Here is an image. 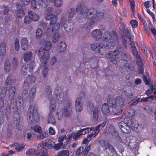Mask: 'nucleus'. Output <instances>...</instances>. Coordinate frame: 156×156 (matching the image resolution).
I'll list each match as a JSON object with an SVG mask.
<instances>
[{"instance_id": "1", "label": "nucleus", "mask_w": 156, "mask_h": 156, "mask_svg": "<svg viewBox=\"0 0 156 156\" xmlns=\"http://www.w3.org/2000/svg\"><path fill=\"white\" fill-rule=\"evenodd\" d=\"M76 12H80L88 19L87 22L84 25L83 28L87 29L92 27L94 24L102 20L104 18V14L101 12H98L93 8L89 9L87 7L81 5H77L76 9Z\"/></svg>"}, {"instance_id": "2", "label": "nucleus", "mask_w": 156, "mask_h": 156, "mask_svg": "<svg viewBox=\"0 0 156 156\" xmlns=\"http://www.w3.org/2000/svg\"><path fill=\"white\" fill-rule=\"evenodd\" d=\"M102 39L103 41L106 42V45L102 46L101 44L98 49V52L101 55L105 53V48L113 47L119 40L117 34L114 31H112L111 33L108 31L105 32Z\"/></svg>"}, {"instance_id": "3", "label": "nucleus", "mask_w": 156, "mask_h": 156, "mask_svg": "<svg viewBox=\"0 0 156 156\" xmlns=\"http://www.w3.org/2000/svg\"><path fill=\"white\" fill-rule=\"evenodd\" d=\"M44 47H41L38 52V55L41 58V61L44 64L47 63L48 60L50 58L49 53L48 51L50 50L51 48L52 43L50 41H44Z\"/></svg>"}, {"instance_id": "4", "label": "nucleus", "mask_w": 156, "mask_h": 156, "mask_svg": "<svg viewBox=\"0 0 156 156\" xmlns=\"http://www.w3.org/2000/svg\"><path fill=\"white\" fill-rule=\"evenodd\" d=\"M28 121L31 125L34 124V122H37L39 119V117L37 108L34 105H30L28 109Z\"/></svg>"}, {"instance_id": "5", "label": "nucleus", "mask_w": 156, "mask_h": 156, "mask_svg": "<svg viewBox=\"0 0 156 156\" xmlns=\"http://www.w3.org/2000/svg\"><path fill=\"white\" fill-rule=\"evenodd\" d=\"M133 125L132 121L128 118H125L122 122L118 123V126L122 131L126 134L130 132V127L132 128L134 127Z\"/></svg>"}, {"instance_id": "6", "label": "nucleus", "mask_w": 156, "mask_h": 156, "mask_svg": "<svg viewBox=\"0 0 156 156\" xmlns=\"http://www.w3.org/2000/svg\"><path fill=\"white\" fill-rule=\"evenodd\" d=\"M124 103V100L121 97H117L115 99L109 98L108 100V105L113 108H120L123 106Z\"/></svg>"}, {"instance_id": "7", "label": "nucleus", "mask_w": 156, "mask_h": 156, "mask_svg": "<svg viewBox=\"0 0 156 156\" xmlns=\"http://www.w3.org/2000/svg\"><path fill=\"white\" fill-rule=\"evenodd\" d=\"M56 104L55 101L52 98L51 100L49 108L50 112L48 115V123L54 125L55 123V119L53 115L52 112H54L56 107Z\"/></svg>"}, {"instance_id": "8", "label": "nucleus", "mask_w": 156, "mask_h": 156, "mask_svg": "<svg viewBox=\"0 0 156 156\" xmlns=\"http://www.w3.org/2000/svg\"><path fill=\"white\" fill-rule=\"evenodd\" d=\"M99 142L101 146L103 148L104 151H106L108 149L112 152H115V149L112 145L110 144L103 140H100Z\"/></svg>"}, {"instance_id": "9", "label": "nucleus", "mask_w": 156, "mask_h": 156, "mask_svg": "<svg viewBox=\"0 0 156 156\" xmlns=\"http://www.w3.org/2000/svg\"><path fill=\"white\" fill-rule=\"evenodd\" d=\"M72 104L70 102H67L66 105L62 111L63 115L66 116H69L72 113Z\"/></svg>"}, {"instance_id": "10", "label": "nucleus", "mask_w": 156, "mask_h": 156, "mask_svg": "<svg viewBox=\"0 0 156 156\" xmlns=\"http://www.w3.org/2000/svg\"><path fill=\"white\" fill-rule=\"evenodd\" d=\"M90 36L92 37L97 41H99L102 36V34L99 29H95L91 32Z\"/></svg>"}, {"instance_id": "11", "label": "nucleus", "mask_w": 156, "mask_h": 156, "mask_svg": "<svg viewBox=\"0 0 156 156\" xmlns=\"http://www.w3.org/2000/svg\"><path fill=\"white\" fill-rule=\"evenodd\" d=\"M58 17L56 16H54L51 19L50 26L52 27L54 30H58L60 28V24L58 23H56L58 20Z\"/></svg>"}, {"instance_id": "12", "label": "nucleus", "mask_w": 156, "mask_h": 156, "mask_svg": "<svg viewBox=\"0 0 156 156\" xmlns=\"http://www.w3.org/2000/svg\"><path fill=\"white\" fill-rule=\"evenodd\" d=\"M34 64V62H31L30 64V66H31L30 67H29V66L28 65H23L21 69V73L23 75H25L27 71H30L31 72L32 71L33 66Z\"/></svg>"}, {"instance_id": "13", "label": "nucleus", "mask_w": 156, "mask_h": 156, "mask_svg": "<svg viewBox=\"0 0 156 156\" xmlns=\"http://www.w3.org/2000/svg\"><path fill=\"white\" fill-rule=\"evenodd\" d=\"M75 108L76 111L78 112H80L82 110L83 105L80 98H76L75 102Z\"/></svg>"}, {"instance_id": "14", "label": "nucleus", "mask_w": 156, "mask_h": 156, "mask_svg": "<svg viewBox=\"0 0 156 156\" xmlns=\"http://www.w3.org/2000/svg\"><path fill=\"white\" fill-rule=\"evenodd\" d=\"M21 48L24 51L27 50L29 45L28 41L27 38L23 37L20 40Z\"/></svg>"}, {"instance_id": "15", "label": "nucleus", "mask_w": 156, "mask_h": 156, "mask_svg": "<svg viewBox=\"0 0 156 156\" xmlns=\"http://www.w3.org/2000/svg\"><path fill=\"white\" fill-rule=\"evenodd\" d=\"M66 45L65 42L61 41L58 44L57 50L60 53L64 51L66 49Z\"/></svg>"}, {"instance_id": "16", "label": "nucleus", "mask_w": 156, "mask_h": 156, "mask_svg": "<svg viewBox=\"0 0 156 156\" xmlns=\"http://www.w3.org/2000/svg\"><path fill=\"white\" fill-rule=\"evenodd\" d=\"M10 146L11 147H15V150L18 152L23 151L25 147V146L23 144L17 143H14L13 144L10 145Z\"/></svg>"}, {"instance_id": "17", "label": "nucleus", "mask_w": 156, "mask_h": 156, "mask_svg": "<svg viewBox=\"0 0 156 156\" xmlns=\"http://www.w3.org/2000/svg\"><path fill=\"white\" fill-rule=\"evenodd\" d=\"M60 39V34L57 32L55 31L51 37L52 41L53 43H56Z\"/></svg>"}, {"instance_id": "18", "label": "nucleus", "mask_w": 156, "mask_h": 156, "mask_svg": "<svg viewBox=\"0 0 156 156\" xmlns=\"http://www.w3.org/2000/svg\"><path fill=\"white\" fill-rule=\"evenodd\" d=\"M109 108H112V107H110L108 105V103L104 104L102 107V111L103 113L105 115L108 113L110 112Z\"/></svg>"}, {"instance_id": "19", "label": "nucleus", "mask_w": 156, "mask_h": 156, "mask_svg": "<svg viewBox=\"0 0 156 156\" xmlns=\"http://www.w3.org/2000/svg\"><path fill=\"white\" fill-rule=\"evenodd\" d=\"M6 44L5 43L3 42L0 44V55H4L6 53Z\"/></svg>"}, {"instance_id": "20", "label": "nucleus", "mask_w": 156, "mask_h": 156, "mask_svg": "<svg viewBox=\"0 0 156 156\" xmlns=\"http://www.w3.org/2000/svg\"><path fill=\"white\" fill-rule=\"evenodd\" d=\"M138 99L139 101L146 102L148 101H151L153 100H156V96L151 95L146 98H143L141 99L140 100Z\"/></svg>"}, {"instance_id": "21", "label": "nucleus", "mask_w": 156, "mask_h": 156, "mask_svg": "<svg viewBox=\"0 0 156 156\" xmlns=\"http://www.w3.org/2000/svg\"><path fill=\"white\" fill-rule=\"evenodd\" d=\"M12 76L9 75L7 78L5 83V86L6 89H7L9 87H10L11 85L13 82L12 79Z\"/></svg>"}, {"instance_id": "22", "label": "nucleus", "mask_w": 156, "mask_h": 156, "mask_svg": "<svg viewBox=\"0 0 156 156\" xmlns=\"http://www.w3.org/2000/svg\"><path fill=\"white\" fill-rule=\"evenodd\" d=\"M127 32L128 34L126 35L127 37H128V38L129 39L130 41V44L131 46V48H136V45H137V44L136 42L132 41L131 40V38L130 36V33L131 31L130 30H127Z\"/></svg>"}, {"instance_id": "23", "label": "nucleus", "mask_w": 156, "mask_h": 156, "mask_svg": "<svg viewBox=\"0 0 156 156\" xmlns=\"http://www.w3.org/2000/svg\"><path fill=\"white\" fill-rule=\"evenodd\" d=\"M48 2L47 0H38L37 5L42 8H45L48 5Z\"/></svg>"}, {"instance_id": "24", "label": "nucleus", "mask_w": 156, "mask_h": 156, "mask_svg": "<svg viewBox=\"0 0 156 156\" xmlns=\"http://www.w3.org/2000/svg\"><path fill=\"white\" fill-rule=\"evenodd\" d=\"M32 55L31 52H26L23 55V58L25 62H27L31 60Z\"/></svg>"}, {"instance_id": "25", "label": "nucleus", "mask_w": 156, "mask_h": 156, "mask_svg": "<svg viewBox=\"0 0 156 156\" xmlns=\"http://www.w3.org/2000/svg\"><path fill=\"white\" fill-rule=\"evenodd\" d=\"M4 68L7 72H9L11 70L10 64L9 59H6L5 60L4 64Z\"/></svg>"}, {"instance_id": "26", "label": "nucleus", "mask_w": 156, "mask_h": 156, "mask_svg": "<svg viewBox=\"0 0 156 156\" xmlns=\"http://www.w3.org/2000/svg\"><path fill=\"white\" fill-rule=\"evenodd\" d=\"M28 14L30 16L31 20L34 21H36L39 18V16L37 14L31 11H28Z\"/></svg>"}, {"instance_id": "27", "label": "nucleus", "mask_w": 156, "mask_h": 156, "mask_svg": "<svg viewBox=\"0 0 156 156\" xmlns=\"http://www.w3.org/2000/svg\"><path fill=\"white\" fill-rule=\"evenodd\" d=\"M83 130H79L78 131L77 133L73 135H72V134H70L69 135V137L70 138V137H72V136H73V139L75 140H77L78 138H80L81 135L83 134L82 133V131Z\"/></svg>"}, {"instance_id": "28", "label": "nucleus", "mask_w": 156, "mask_h": 156, "mask_svg": "<svg viewBox=\"0 0 156 156\" xmlns=\"http://www.w3.org/2000/svg\"><path fill=\"white\" fill-rule=\"evenodd\" d=\"M16 91L15 87L13 86H12L9 90V98L12 99L15 95Z\"/></svg>"}, {"instance_id": "29", "label": "nucleus", "mask_w": 156, "mask_h": 156, "mask_svg": "<svg viewBox=\"0 0 156 156\" xmlns=\"http://www.w3.org/2000/svg\"><path fill=\"white\" fill-rule=\"evenodd\" d=\"M55 92L56 93H57L56 94V97L57 99L59 101L58 103H60L63 100L64 97L63 93L62 92H61L58 94V93L56 91V90H55Z\"/></svg>"}, {"instance_id": "30", "label": "nucleus", "mask_w": 156, "mask_h": 156, "mask_svg": "<svg viewBox=\"0 0 156 156\" xmlns=\"http://www.w3.org/2000/svg\"><path fill=\"white\" fill-rule=\"evenodd\" d=\"M97 108H94L93 111V119L94 121L98 120V113Z\"/></svg>"}, {"instance_id": "31", "label": "nucleus", "mask_w": 156, "mask_h": 156, "mask_svg": "<svg viewBox=\"0 0 156 156\" xmlns=\"http://www.w3.org/2000/svg\"><path fill=\"white\" fill-rule=\"evenodd\" d=\"M58 30H54L52 29V27H51V26H49L45 31V33L47 36H50L51 35L54 31H56Z\"/></svg>"}, {"instance_id": "32", "label": "nucleus", "mask_w": 156, "mask_h": 156, "mask_svg": "<svg viewBox=\"0 0 156 156\" xmlns=\"http://www.w3.org/2000/svg\"><path fill=\"white\" fill-rule=\"evenodd\" d=\"M51 2H53L54 1V5L56 7H59L62 6L63 2L62 0H49Z\"/></svg>"}, {"instance_id": "33", "label": "nucleus", "mask_w": 156, "mask_h": 156, "mask_svg": "<svg viewBox=\"0 0 156 156\" xmlns=\"http://www.w3.org/2000/svg\"><path fill=\"white\" fill-rule=\"evenodd\" d=\"M21 7V6L20 5H18L17 6V9H18L16 12V15L18 16L19 17H21L23 16L25 14L24 11L22 9H19V8Z\"/></svg>"}, {"instance_id": "34", "label": "nucleus", "mask_w": 156, "mask_h": 156, "mask_svg": "<svg viewBox=\"0 0 156 156\" xmlns=\"http://www.w3.org/2000/svg\"><path fill=\"white\" fill-rule=\"evenodd\" d=\"M136 57L137 59V63L138 65L141 67L143 66L144 63V59L140 55H137V56H136Z\"/></svg>"}, {"instance_id": "35", "label": "nucleus", "mask_w": 156, "mask_h": 156, "mask_svg": "<svg viewBox=\"0 0 156 156\" xmlns=\"http://www.w3.org/2000/svg\"><path fill=\"white\" fill-rule=\"evenodd\" d=\"M101 46V44L99 43H96L92 44L90 45V48L91 50L93 51L98 50L99 47Z\"/></svg>"}, {"instance_id": "36", "label": "nucleus", "mask_w": 156, "mask_h": 156, "mask_svg": "<svg viewBox=\"0 0 156 156\" xmlns=\"http://www.w3.org/2000/svg\"><path fill=\"white\" fill-rule=\"evenodd\" d=\"M105 124L106 122L104 121L102 124L98 125L94 130V133L97 134L99 133L100 129L104 127L105 126Z\"/></svg>"}, {"instance_id": "37", "label": "nucleus", "mask_w": 156, "mask_h": 156, "mask_svg": "<svg viewBox=\"0 0 156 156\" xmlns=\"http://www.w3.org/2000/svg\"><path fill=\"white\" fill-rule=\"evenodd\" d=\"M66 18L64 16H62L61 17L60 21V24L61 27H64L65 26H67V23L66 21Z\"/></svg>"}, {"instance_id": "38", "label": "nucleus", "mask_w": 156, "mask_h": 156, "mask_svg": "<svg viewBox=\"0 0 156 156\" xmlns=\"http://www.w3.org/2000/svg\"><path fill=\"white\" fill-rule=\"evenodd\" d=\"M24 108V102L22 98L19 99L17 103V108L19 110H23Z\"/></svg>"}, {"instance_id": "39", "label": "nucleus", "mask_w": 156, "mask_h": 156, "mask_svg": "<svg viewBox=\"0 0 156 156\" xmlns=\"http://www.w3.org/2000/svg\"><path fill=\"white\" fill-rule=\"evenodd\" d=\"M26 154L27 155H31L36 154L37 151L35 149L30 148L27 151Z\"/></svg>"}, {"instance_id": "40", "label": "nucleus", "mask_w": 156, "mask_h": 156, "mask_svg": "<svg viewBox=\"0 0 156 156\" xmlns=\"http://www.w3.org/2000/svg\"><path fill=\"white\" fill-rule=\"evenodd\" d=\"M16 122L15 123H16L17 128L19 130H21L23 127L22 123L20 122L19 117L16 120Z\"/></svg>"}, {"instance_id": "41", "label": "nucleus", "mask_w": 156, "mask_h": 156, "mask_svg": "<svg viewBox=\"0 0 156 156\" xmlns=\"http://www.w3.org/2000/svg\"><path fill=\"white\" fill-rule=\"evenodd\" d=\"M38 133L39 134L37 136V138L38 139H42L46 138L47 135L45 132H42L41 131Z\"/></svg>"}, {"instance_id": "42", "label": "nucleus", "mask_w": 156, "mask_h": 156, "mask_svg": "<svg viewBox=\"0 0 156 156\" xmlns=\"http://www.w3.org/2000/svg\"><path fill=\"white\" fill-rule=\"evenodd\" d=\"M112 134L114 137L116 141H119L121 140L120 137L116 130H113L112 132Z\"/></svg>"}, {"instance_id": "43", "label": "nucleus", "mask_w": 156, "mask_h": 156, "mask_svg": "<svg viewBox=\"0 0 156 156\" xmlns=\"http://www.w3.org/2000/svg\"><path fill=\"white\" fill-rule=\"evenodd\" d=\"M69 155V151L67 150H62L58 153V156H68Z\"/></svg>"}, {"instance_id": "44", "label": "nucleus", "mask_w": 156, "mask_h": 156, "mask_svg": "<svg viewBox=\"0 0 156 156\" xmlns=\"http://www.w3.org/2000/svg\"><path fill=\"white\" fill-rule=\"evenodd\" d=\"M46 146L49 148H53L54 142L50 140H47L45 142Z\"/></svg>"}, {"instance_id": "45", "label": "nucleus", "mask_w": 156, "mask_h": 156, "mask_svg": "<svg viewBox=\"0 0 156 156\" xmlns=\"http://www.w3.org/2000/svg\"><path fill=\"white\" fill-rule=\"evenodd\" d=\"M36 92V89L34 88H31L30 90V91L29 96L30 97V99H32L34 98L35 97V94Z\"/></svg>"}, {"instance_id": "46", "label": "nucleus", "mask_w": 156, "mask_h": 156, "mask_svg": "<svg viewBox=\"0 0 156 156\" xmlns=\"http://www.w3.org/2000/svg\"><path fill=\"white\" fill-rule=\"evenodd\" d=\"M42 66H44V68H43V71H42V74H43V76L44 77H45L47 75V74L48 73V69L47 68V67L45 65L46 64V63H45V64H44V62H42Z\"/></svg>"}, {"instance_id": "47", "label": "nucleus", "mask_w": 156, "mask_h": 156, "mask_svg": "<svg viewBox=\"0 0 156 156\" xmlns=\"http://www.w3.org/2000/svg\"><path fill=\"white\" fill-rule=\"evenodd\" d=\"M126 96L129 98H132L133 95V93L130 90L124 91Z\"/></svg>"}, {"instance_id": "48", "label": "nucleus", "mask_w": 156, "mask_h": 156, "mask_svg": "<svg viewBox=\"0 0 156 156\" xmlns=\"http://www.w3.org/2000/svg\"><path fill=\"white\" fill-rule=\"evenodd\" d=\"M32 21L31 18L29 15L26 16L24 19V23L26 24H30Z\"/></svg>"}, {"instance_id": "49", "label": "nucleus", "mask_w": 156, "mask_h": 156, "mask_svg": "<svg viewBox=\"0 0 156 156\" xmlns=\"http://www.w3.org/2000/svg\"><path fill=\"white\" fill-rule=\"evenodd\" d=\"M69 13L68 18L69 19L73 17L75 14V10L73 8L69 9L68 10Z\"/></svg>"}, {"instance_id": "50", "label": "nucleus", "mask_w": 156, "mask_h": 156, "mask_svg": "<svg viewBox=\"0 0 156 156\" xmlns=\"http://www.w3.org/2000/svg\"><path fill=\"white\" fill-rule=\"evenodd\" d=\"M42 34V30L40 28L38 29L36 32V36L37 39L40 38Z\"/></svg>"}, {"instance_id": "51", "label": "nucleus", "mask_w": 156, "mask_h": 156, "mask_svg": "<svg viewBox=\"0 0 156 156\" xmlns=\"http://www.w3.org/2000/svg\"><path fill=\"white\" fill-rule=\"evenodd\" d=\"M130 6L131 11L133 13L135 11V3L133 0H129Z\"/></svg>"}, {"instance_id": "52", "label": "nucleus", "mask_w": 156, "mask_h": 156, "mask_svg": "<svg viewBox=\"0 0 156 156\" xmlns=\"http://www.w3.org/2000/svg\"><path fill=\"white\" fill-rule=\"evenodd\" d=\"M150 30L151 31L152 34L155 36H156V30L154 27H153V25L151 23H150L148 24Z\"/></svg>"}, {"instance_id": "53", "label": "nucleus", "mask_w": 156, "mask_h": 156, "mask_svg": "<svg viewBox=\"0 0 156 156\" xmlns=\"http://www.w3.org/2000/svg\"><path fill=\"white\" fill-rule=\"evenodd\" d=\"M15 48V50L18 51L19 48V41L18 38H16L14 41Z\"/></svg>"}, {"instance_id": "54", "label": "nucleus", "mask_w": 156, "mask_h": 156, "mask_svg": "<svg viewBox=\"0 0 156 156\" xmlns=\"http://www.w3.org/2000/svg\"><path fill=\"white\" fill-rule=\"evenodd\" d=\"M155 90V88L152 86H151L150 89H148L146 91L145 94L147 95H149L151 94Z\"/></svg>"}, {"instance_id": "55", "label": "nucleus", "mask_w": 156, "mask_h": 156, "mask_svg": "<svg viewBox=\"0 0 156 156\" xmlns=\"http://www.w3.org/2000/svg\"><path fill=\"white\" fill-rule=\"evenodd\" d=\"M63 143H58L55 144L53 146V148L56 150H58L62 148Z\"/></svg>"}, {"instance_id": "56", "label": "nucleus", "mask_w": 156, "mask_h": 156, "mask_svg": "<svg viewBox=\"0 0 156 156\" xmlns=\"http://www.w3.org/2000/svg\"><path fill=\"white\" fill-rule=\"evenodd\" d=\"M70 24L71 23H67V25L65 26L64 27V29L66 31L69 32L73 29V27L71 26Z\"/></svg>"}, {"instance_id": "57", "label": "nucleus", "mask_w": 156, "mask_h": 156, "mask_svg": "<svg viewBox=\"0 0 156 156\" xmlns=\"http://www.w3.org/2000/svg\"><path fill=\"white\" fill-rule=\"evenodd\" d=\"M45 19L47 20H50L54 16V15L52 13H45Z\"/></svg>"}, {"instance_id": "58", "label": "nucleus", "mask_w": 156, "mask_h": 156, "mask_svg": "<svg viewBox=\"0 0 156 156\" xmlns=\"http://www.w3.org/2000/svg\"><path fill=\"white\" fill-rule=\"evenodd\" d=\"M121 52V49L120 48H119V49H116L115 50L112 51V52L113 54V55L114 57L117 56H118L120 54Z\"/></svg>"}, {"instance_id": "59", "label": "nucleus", "mask_w": 156, "mask_h": 156, "mask_svg": "<svg viewBox=\"0 0 156 156\" xmlns=\"http://www.w3.org/2000/svg\"><path fill=\"white\" fill-rule=\"evenodd\" d=\"M83 151V148L82 147H80L76 152V155L77 156H80Z\"/></svg>"}, {"instance_id": "60", "label": "nucleus", "mask_w": 156, "mask_h": 156, "mask_svg": "<svg viewBox=\"0 0 156 156\" xmlns=\"http://www.w3.org/2000/svg\"><path fill=\"white\" fill-rule=\"evenodd\" d=\"M130 23L133 28H136L137 26L138 22L137 21L135 20H131Z\"/></svg>"}, {"instance_id": "61", "label": "nucleus", "mask_w": 156, "mask_h": 156, "mask_svg": "<svg viewBox=\"0 0 156 156\" xmlns=\"http://www.w3.org/2000/svg\"><path fill=\"white\" fill-rule=\"evenodd\" d=\"M130 50L134 56H137V55H139L138 53L136 48H131Z\"/></svg>"}, {"instance_id": "62", "label": "nucleus", "mask_w": 156, "mask_h": 156, "mask_svg": "<svg viewBox=\"0 0 156 156\" xmlns=\"http://www.w3.org/2000/svg\"><path fill=\"white\" fill-rule=\"evenodd\" d=\"M121 56L122 58L126 61L128 60L127 58L129 57V55L126 54L125 52H122L121 54Z\"/></svg>"}, {"instance_id": "63", "label": "nucleus", "mask_w": 156, "mask_h": 156, "mask_svg": "<svg viewBox=\"0 0 156 156\" xmlns=\"http://www.w3.org/2000/svg\"><path fill=\"white\" fill-rule=\"evenodd\" d=\"M93 129V127H91V128H87L83 129H82L81 130H83L82 131V133L83 134V132L84 131V134H85L86 133H89L90 131H91Z\"/></svg>"}, {"instance_id": "64", "label": "nucleus", "mask_w": 156, "mask_h": 156, "mask_svg": "<svg viewBox=\"0 0 156 156\" xmlns=\"http://www.w3.org/2000/svg\"><path fill=\"white\" fill-rule=\"evenodd\" d=\"M42 151L39 154L38 156H47V152L46 149Z\"/></svg>"}]
</instances>
